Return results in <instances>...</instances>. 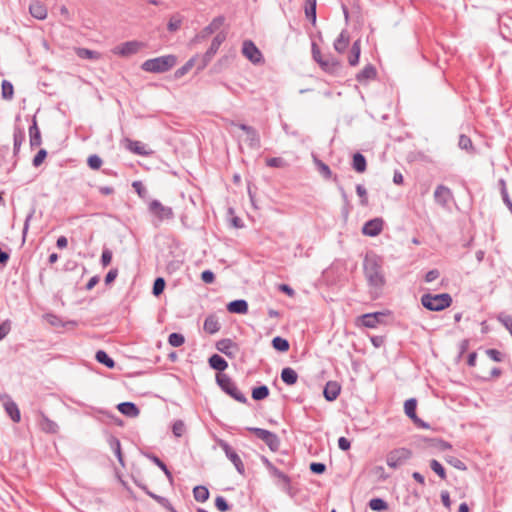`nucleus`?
<instances>
[{
    "instance_id": "nucleus-1",
    "label": "nucleus",
    "mask_w": 512,
    "mask_h": 512,
    "mask_svg": "<svg viewBox=\"0 0 512 512\" xmlns=\"http://www.w3.org/2000/svg\"><path fill=\"white\" fill-rule=\"evenodd\" d=\"M363 271L370 288L377 293L385 285V276L382 270V261L379 257L366 256L363 261Z\"/></svg>"
},
{
    "instance_id": "nucleus-2",
    "label": "nucleus",
    "mask_w": 512,
    "mask_h": 512,
    "mask_svg": "<svg viewBox=\"0 0 512 512\" xmlns=\"http://www.w3.org/2000/svg\"><path fill=\"white\" fill-rule=\"evenodd\" d=\"M177 64V57L173 54L147 59L141 64V69L149 73H165Z\"/></svg>"
},
{
    "instance_id": "nucleus-3",
    "label": "nucleus",
    "mask_w": 512,
    "mask_h": 512,
    "mask_svg": "<svg viewBox=\"0 0 512 512\" xmlns=\"http://www.w3.org/2000/svg\"><path fill=\"white\" fill-rule=\"evenodd\" d=\"M421 304L429 311L439 312L451 306L452 297L448 293H426L421 297Z\"/></svg>"
},
{
    "instance_id": "nucleus-4",
    "label": "nucleus",
    "mask_w": 512,
    "mask_h": 512,
    "mask_svg": "<svg viewBox=\"0 0 512 512\" xmlns=\"http://www.w3.org/2000/svg\"><path fill=\"white\" fill-rule=\"evenodd\" d=\"M216 383L221 390L229 395L231 398L242 404H248L246 396L238 389L236 383L232 378L225 373H218L216 375Z\"/></svg>"
},
{
    "instance_id": "nucleus-5",
    "label": "nucleus",
    "mask_w": 512,
    "mask_h": 512,
    "mask_svg": "<svg viewBox=\"0 0 512 512\" xmlns=\"http://www.w3.org/2000/svg\"><path fill=\"white\" fill-rule=\"evenodd\" d=\"M389 315H391L390 310L366 313L357 318L356 324L366 328H377L379 325L385 324V317Z\"/></svg>"
},
{
    "instance_id": "nucleus-6",
    "label": "nucleus",
    "mask_w": 512,
    "mask_h": 512,
    "mask_svg": "<svg viewBox=\"0 0 512 512\" xmlns=\"http://www.w3.org/2000/svg\"><path fill=\"white\" fill-rule=\"evenodd\" d=\"M412 457V451L405 447L395 448L386 456V463L392 469L403 466Z\"/></svg>"
},
{
    "instance_id": "nucleus-7",
    "label": "nucleus",
    "mask_w": 512,
    "mask_h": 512,
    "mask_svg": "<svg viewBox=\"0 0 512 512\" xmlns=\"http://www.w3.org/2000/svg\"><path fill=\"white\" fill-rule=\"evenodd\" d=\"M247 430L264 441L271 451L276 452L279 450L281 441L277 434L258 427H248Z\"/></svg>"
},
{
    "instance_id": "nucleus-8",
    "label": "nucleus",
    "mask_w": 512,
    "mask_h": 512,
    "mask_svg": "<svg viewBox=\"0 0 512 512\" xmlns=\"http://www.w3.org/2000/svg\"><path fill=\"white\" fill-rule=\"evenodd\" d=\"M226 40V33L225 32H219L212 40L210 47L207 49V51L202 56L201 63L198 65V70H203L209 62L212 60L214 55L217 53L219 47L221 44Z\"/></svg>"
},
{
    "instance_id": "nucleus-9",
    "label": "nucleus",
    "mask_w": 512,
    "mask_h": 512,
    "mask_svg": "<svg viewBox=\"0 0 512 512\" xmlns=\"http://www.w3.org/2000/svg\"><path fill=\"white\" fill-rule=\"evenodd\" d=\"M433 198L435 203L443 209H449L450 203L454 201L452 190L443 184L436 186Z\"/></svg>"
},
{
    "instance_id": "nucleus-10",
    "label": "nucleus",
    "mask_w": 512,
    "mask_h": 512,
    "mask_svg": "<svg viewBox=\"0 0 512 512\" xmlns=\"http://www.w3.org/2000/svg\"><path fill=\"white\" fill-rule=\"evenodd\" d=\"M218 445L224 451L226 457L233 463L237 472L241 475H244L245 466L237 452L225 440L220 439L218 441Z\"/></svg>"
},
{
    "instance_id": "nucleus-11",
    "label": "nucleus",
    "mask_w": 512,
    "mask_h": 512,
    "mask_svg": "<svg viewBox=\"0 0 512 512\" xmlns=\"http://www.w3.org/2000/svg\"><path fill=\"white\" fill-rule=\"evenodd\" d=\"M149 212L159 221L173 219L174 213L171 207L164 206L159 200L154 199L149 203Z\"/></svg>"
},
{
    "instance_id": "nucleus-12",
    "label": "nucleus",
    "mask_w": 512,
    "mask_h": 512,
    "mask_svg": "<svg viewBox=\"0 0 512 512\" xmlns=\"http://www.w3.org/2000/svg\"><path fill=\"white\" fill-rule=\"evenodd\" d=\"M242 54L253 64H261L264 62L261 51L251 40H245L243 42Z\"/></svg>"
},
{
    "instance_id": "nucleus-13",
    "label": "nucleus",
    "mask_w": 512,
    "mask_h": 512,
    "mask_svg": "<svg viewBox=\"0 0 512 512\" xmlns=\"http://www.w3.org/2000/svg\"><path fill=\"white\" fill-rule=\"evenodd\" d=\"M144 46L142 42L132 40L124 42L113 49V53L115 55H119L121 57H129L139 52V50Z\"/></svg>"
},
{
    "instance_id": "nucleus-14",
    "label": "nucleus",
    "mask_w": 512,
    "mask_h": 512,
    "mask_svg": "<svg viewBox=\"0 0 512 512\" xmlns=\"http://www.w3.org/2000/svg\"><path fill=\"white\" fill-rule=\"evenodd\" d=\"M235 125L246 133V142L250 148L259 149L261 147L260 135L254 127L244 123H238Z\"/></svg>"
},
{
    "instance_id": "nucleus-15",
    "label": "nucleus",
    "mask_w": 512,
    "mask_h": 512,
    "mask_svg": "<svg viewBox=\"0 0 512 512\" xmlns=\"http://www.w3.org/2000/svg\"><path fill=\"white\" fill-rule=\"evenodd\" d=\"M216 349L230 359H234L239 352V346L230 338H223L216 342Z\"/></svg>"
},
{
    "instance_id": "nucleus-16",
    "label": "nucleus",
    "mask_w": 512,
    "mask_h": 512,
    "mask_svg": "<svg viewBox=\"0 0 512 512\" xmlns=\"http://www.w3.org/2000/svg\"><path fill=\"white\" fill-rule=\"evenodd\" d=\"M384 221L382 218H373L365 222L362 233L366 236L375 237L383 230Z\"/></svg>"
},
{
    "instance_id": "nucleus-17",
    "label": "nucleus",
    "mask_w": 512,
    "mask_h": 512,
    "mask_svg": "<svg viewBox=\"0 0 512 512\" xmlns=\"http://www.w3.org/2000/svg\"><path fill=\"white\" fill-rule=\"evenodd\" d=\"M319 66L324 72L333 76L339 75L342 70L341 62L332 56L326 57Z\"/></svg>"
},
{
    "instance_id": "nucleus-18",
    "label": "nucleus",
    "mask_w": 512,
    "mask_h": 512,
    "mask_svg": "<svg viewBox=\"0 0 512 512\" xmlns=\"http://www.w3.org/2000/svg\"><path fill=\"white\" fill-rule=\"evenodd\" d=\"M135 484L141 489L143 490L149 497H151L152 499H154L158 504H160L162 507H164L165 509H167L168 511L170 512H176V510L174 509V507L172 506V504L170 503V501L163 497V496H160V495H157L155 493H153L152 491H150L147 487V485L143 484V483H140L138 481H134Z\"/></svg>"
},
{
    "instance_id": "nucleus-19",
    "label": "nucleus",
    "mask_w": 512,
    "mask_h": 512,
    "mask_svg": "<svg viewBox=\"0 0 512 512\" xmlns=\"http://www.w3.org/2000/svg\"><path fill=\"white\" fill-rule=\"evenodd\" d=\"M376 77H377L376 67L373 64L368 63L367 65H365L363 67V69L360 72H358L356 74L355 79L360 84H367L369 81L375 80Z\"/></svg>"
},
{
    "instance_id": "nucleus-20",
    "label": "nucleus",
    "mask_w": 512,
    "mask_h": 512,
    "mask_svg": "<svg viewBox=\"0 0 512 512\" xmlns=\"http://www.w3.org/2000/svg\"><path fill=\"white\" fill-rule=\"evenodd\" d=\"M269 473L272 477L278 480L276 484L280 486L283 491H285L288 494H291V478L287 474L280 471L277 467L272 469Z\"/></svg>"
},
{
    "instance_id": "nucleus-21",
    "label": "nucleus",
    "mask_w": 512,
    "mask_h": 512,
    "mask_svg": "<svg viewBox=\"0 0 512 512\" xmlns=\"http://www.w3.org/2000/svg\"><path fill=\"white\" fill-rule=\"evenodd\" d=\"M341 392V385L337 381H328L323 390L324 398L332 402L336 400Z\"/></svg>"
},
{
    "instance_id": "nucleus-22",
    "label": "nucleus",
    "mask_w": 512,
    "mask_h": 512,
    "mask_svg": "<svg viewBox=\"0 0 512 512\" xmlns=\"http://www.w3.org/2000/svg\"><path fill=\"white\" fill-rule=\"evenodd\" d=\"M5 398L4 408L6 413L10 416L13 422H20L21 414L18 405L9 396H5Z\"/></svg>"
},
{
    "instance_id": "nucleus-23",
    "label": "nucleus",
    "mask_w": 512,
    "mask_h": 512,
    "mask_svg": "<svg viewBox=\"0 0 512 512\" xmlns=\"http://www.w3.org/2000/svg\"><path fill=\"white\" fill-rule=\"evenodd\" d=\"M29 142L30 147L36 148L41 145L42 139H41V132L37 125L36 118L34 117L32 120V124L29 127Z\"/></svg>"
},
{
    "instance_id": "nucleus-24",
    "label": "nucleus",
    "mask_w": 512,
    "mask_h": 512,
    "mask_svg": "<svg viewBox=\"0 0 512 512\" xmlns=\"http://www.w3.org/2000/svg\"><path fill=\"white\" fill-rule=\"evenodd\" d=\"M117 409L120 413L130 418H135L140 414V409L133 402H121L117 405Z\"/></svg>"
},
{
    "instance_id": "nucleus-25",
    "label": "nucleus",
    "mask_w": 512,
    "mask_h": 512,
    "mask_svg": "<svg viewBox=\"0 0 512 512\" xmlns=\"http://www.w3.org/2000/svg\"><path fill=\"white\" fill-rule=\"evenodd\" d=\"M29 12L34 18L38 20H44L47 17L46 5L38 0L32 2L29 5Z\"/></svg>"
},
{
    "instance_id": "nucleus-26",
    "label": "nucleus",
    "mask_w": 512,
    "mask_h": 512,
    "mask_svg": "<svg viewBox=\"0 0 512 512\" xmlns=\"http://www.w3.org/2000/svg\"><path fill=\"white\" fill-rule=\"evenodd\" d=\"M248 309V302L244 299H236L227 304L228 312L234 314H246Z\"/></svg>"
},
{
    "instance_id": "nucleus-27",
    "label": "nucleus",
    "mask_w": 512,
    "mask_h": 512,
    "mask_svg": "<svg viewBox=\"0 0 512 512\" xmlns=\"http://www.w3.org/2000/svg\"><path fill=\"white\" fill-rule=\"evenodd\" d=\"M208 363L212 369L218 371L219 373H223V371L228 367L227 361L218 354L211 355L208 359Z\"/></svg>"
},
{
    "instance_id": "nucleus-28",
    "label": "nucleus",
    "mask_w": 512,
    "mask_h": 512,
    "mask_svg": "<svg viewBox=\"0 0 512 512\" xmlns=\"http://www.w3.org/2000/svg\"><path fill=\"white\" fill-rule=\"evenodd\" d=\"M220 328L221 325L218 321V318L215 315L211 314L205 318L203 325V329L205 332L209 334H215L220 330Z\"/></svg>"
},
{
    "instance_id": "nucleus-29",
    "label": "nucleus",
    "mask_w": 512,
    "mask_h": 512,
    "mask_svg": "<svg viewBox=\"0 0 512 512\" xmlns=\"http://www.w3.org/2000/svg\"><path fill=\"white\" fill-rule=\"evenodd\" d=\"M225 22V17L223 15H219L217 17H215L210 23L209 25H207L203 31H202V37H206L207 35H210L214 32H216L217 30H219L221 28V26L224 24Z\"/></svg>"
},
{
    "instance_id": "nucleus-30",
    "label": "nucleus",
    "mask_w": 512,
    "mask_h": 512,
    "mask_svg": "<svg viewBox=\"0 0 512 512\" xmlns=\"http://www.w3.org/2000/svg\"><path fill=\"white\" fill-rule=\"evenodd\" d=\"M25 141V131L20 127H15L13 133V154L16 156L21 148L22 143Z\"/></svg>"
},
{
    "instance_id": "nucleus-31",
    "label": "nucleus",
    "mask_w": 512,
    "mask_h": 512,
    "mask_svg": "<svg viewBox=\"0 0 512 512\" xmlns=\"http://www.w3.org/2000/svg\"><path fill=\"white\" fill-rule=\"evenodd\" d=\"M281 380L288 386L296 384L298 380L297 372L291 367H285L281 371Z\"/></svg>"
},
{
    "instance_id": "nucleus-32",
    "label": "nucleus",
    "mask_w": 512,
    "mask_h": 512,
    "mask_svg": "<svg viewBox=\"0 0 512 512\" xmlns=\"http://www.w3.org/2000/svg\"><path fill=\"white\" fill-rule=\"evenodd\" d=\"M352 168L358 173H364L366 171L367 161H366L365 156L362 153L356 152L353 155Z\"/></svg>"
},
{
    "instance_id": "nucleus-33",
    "label": "nucleus",
    "mask_w": 512,
    "mask_h": 512,
    "mask_svg": "<svg viewBox=\"0 0 512 512\" xmlns=\"http://www.w3.org/2000/svg\"><path fill=\"white\" fill-rule=\"evenodd\" d=\"M40 427H41L42 431H44L46 433H50V434L57 433L58 429H59L57 423L54 422L53 420L49 419L44 414L41 415Z\"/></svg>"
},
{
    "instance_id": "nucleus-34",
    "label": "nucleus",
    "mask_w": 512,
    "mask_h": 512,
    "mask_svg": "<svg viewBox=\"0 0 512 512\" xmlns=\"http://www.w3.org/2000/svg\"><path fill=\"white\" fill-rule=\"evenodd\" d=\"M416 408H417V400L415 398H410L405 401V403H404L405 414L412 421H419V417L416 414Z\"/></svg>"
},
{
    "instance_id": "nucleus-35",
    "label": "nucleus",
    "mask_w": 512,
    "mask_h": 512,
    "mask_svg": "<svg viewBox=\"0 0 512 512\" xmlns=\"http://www.w3.org/2000/svg\"><path fill=\"white\" fill-rule=\"evenodd\" d=\"M361 53L360 40H356L351 47L348 62L351 66H356L359 63Z\"/></svg>"
},
{
    "instance_id": "nucleus-36",
    "label": "nucleus",
    "mask_w": 512,
    "mask_h": 512,
    "mask_svg": "<svg viewBox=\"0 0 512 512\" xmlns=\"http://www.w3.org/2000/svg\"><path fill=\"white\" fill-rule=\"evenodd\" d=\"M125 141L127 143L126 148L129 151L133 152L136 155H141V156L147 155V151L145 150L144 146L142 145V143L140 141H134V140H131L128 138H126Z\"/></svg>"
},
{
    "instance_id": "nucleus-37",
    "label": "nucleus",
    "mask_w": 512,
    "mask_h": 512,
    "mask_svg": "<svg viewBox=\"0 0 512 512\" xmlns=\"http://www.w3.org/2000/svg\"><path fill=\"white\" fill-rule=\"evenodd\" d=\"M316 5L317 0H305L304 10L305 15L312 24L316 22Z\"/></svg>"
},
{
    "instance_id": "nucleus-38",
    "label": "nucleus",
    "mask_w": 512,
    "mask_h": 512,
    "mask_svg": "<svg viewBox=\"0 0 512 512\" xmlns=\"http://www.w3.org/2000/svg\"><path fill=\"white\" fill-rule=\"evenodd\" d=\"M95 359L97 362L103 364L109 369H113L115 367V361L104 350H98L96 352Z\"/></svg>"
},
{
    "instance_id": "nucleus-39",
    "label": "nucleus",
    "mask_w": 512,
    "mask_h": 512,
    "mask_svg": "<svg viewBox=\"0 0 512 512\" xmlns=\"http://www.w3.org/2000/svg\"><path fill=\"white\" fill-rule=\"evenodd\" d=\"M209 495V490L206 486L198 485L193 489V496L197 502H206L209 499Z\"/></svg>"
},
{
    "instance_id": "nucleus-40",
    "label": "nucleus",
    "mask_w": 512,
    "mask_h": 512,
    "mask_svg": "<svg viewBox=\"0 0 512 512\" xmlns=\"http://www.w3.org/2000/svg\"><path fill=\"white\" fill-rule=\"evenodd\" d=\"M349 44V37L346 35V31H342L337 39L334 41V49L338 53H343Z\"/></svg>"
},
{
    "instance_id": "nucleus-41",
    "label": "nucleus",
    "mask_w": 512,
    "mask_h": 512,
    "mask_svg": "<svg viewBox=\"0 0 512 512\" xmlns=\"http://www.w3.org/2000/svg\"><path fill=\"white\" fill-rule=\"evenodd\" d=\"M458 146L460 149L465 150L468 153H471V154L475 153V148H474L471 138L465 134H461L459 136Z\"/></svg>"
},
{
    "instance_id": "nucleus-42",
    "label": "nucleus",
    "mask_w": 512,
    "mask_h": 512,
    "mask_svg": "<svg viewBox=\"0 0 512 512\" xmlns=\"http://www.w3.org/2000/svg\"><path fill=\"white\" fill-rule=\"evenodd\" d=\"M108 443H109L111 449L113 450V452L115 453L119 463L121 465H124L123 455L121 452V444H120L119 439L117 437L111 436L108 440Z\"/></svg>"
},
{
    "instance_id": "nucleus-43",
    "label": "nucleus",
    "mask_w": 512,
    "mask_h": 512,
    "mask_svg": "<svg viewBox=\"0 0 512 512\" xmlns=\"http://www.w3.org/2000/svg\"><path fill=\"white\" fill-rule=\"evenodd\" d=\"M76 55L81 59L97 60L100 58V53L87 48H76Z\"/></svg>"
},
{
    "instance_id": "nucleus-44",
    "label": "nucleus",
    "mask_w": 512,
    "mask_h": 512,
    "mask_svg": "<svg viewBox=\"0 0 512 512\" xmlns=\"http://www.w3.org/2000/svg\"><path fill=\"white\" fill-rule=\"evenodd\" d=\"M269 388L266 385H260L252 389V398L256 401H261L269 396Z\"/></svg>"
},
{
    "instance_id": "nucleus-45",
    "label": "nucleus",
    "mask_w": 512,
    "mask_h": 512,
    "mask_svg": "<svg viewBox=\"0 0 512 512\" xmlns=\"http://www.w3.org/2000/svg\"><path fill=\"white\" fill-rule=\"evenodd\" d=\"M1 96L4 100H12L14 97L13 84L8 80H3L1 83Z\"/></svg>"
},
{
    "instance_id": "nucleus-46",
    "label": "nucleus",
    "mask_w": 512,
    "mask_h": 512,
    "mask_svg": "<svg viewBox=\"0 0 512 512\" xmlns=\"http://www.w3.org/2000/svg\"><path fill=\"white\" fill-rule=\"evenodd\" d=\"M272 347L279 352H287L290 348V344L287 339L280 336H276L272 339Z\"/></svg>"
},
{
    "instance_id": "nucleus-47",
    "label": "nucleus",
    "mask_w": 512,
    "mask_h": 512,
    "mask_svg": "<svg viewBox=\"0 0 512 512\" xmlns=\"http://www.w3.org/2000/svg\"><path fill=\"white\" fill-rule=\"evenodd\" d=\"M317 166H318V170L319 172L321 173V175L326 178V179H330L332 178V171L330 169V167L325 164L324 162L322 161H317ZM333 181L338 184L339 182V179H338V176L337 175H334L333 176Z\"/></svg>"
},
{
    "instance_id": "nucleus-48",
    "label": "nucleus",
    "mask_w": 512,
    "mask_h": 512,
    "mask_svg": "<svg viewBox=\"0 0 512 512\" xmlns=\"http://www.w3.org/2000/svg\"><path fill=\"white\" fill-rule=\"evenodd\" d=\"M368 506L373 511H385L388 509V503L382 498H373L369 501Z\"/></svg>"
},
{
    "instance_id": "nucleus-49",
    "label": "nucleus",
    "mask_w": 512,
    "mask_h": 512,
    "mask_svg": "<svg viewBox=\"0 0 512 512\" xmlns=\"http://www.w3.org/2000/svg\"><path fill=\"white\" fill-rule=\"evenodd\" d=\"M194 63H195V58L193 57V58L189 59L183 66L178 68L174 73L175 79H180L184 75H186L192 69V67L194 66Z\"/></svg>"
},
{
    "instance_id": "nucleus-50",
    "label": "nucleus",
    "mask_w": 512,
    "mask_h": 512,
    "mask_svg": "<svg viewBox=\"0 0 512 512\" xmlns=\"http://www.w3.org/2000/svg\"><path fill=\"white\" fill-rule=\"evenodd\" d=\"M430 468L435 472L442 480H446V470L443 465L436 459L430 461Z\"/></svg>"
},
{
    "instance_id": "nucleus-51",
    "label": "nucleus",
    "mask_w": 512,
    "mask_h": 512,
    "mask_svg": "<svg viewBox=\"0 0 512 512\" xmlns=\"http://www.w3.org/2000/svg\"><path fill=\"white\" fill-rule=\"evenodd\" d=\"M185 337L181 333L173 332L168 336V343L172 347H180L184 344Z\"/></svg>"
},
{
    "instance_id": "nucleus-52",
    "label": "nucleus",
    "mask_w": 512,
    "mask_h": 512,
    "mask_svg": "<svg viewBox=\"0 0 512 512\" xmlns=\"http://www.w3.org/2000/svg\"><path fill=\"white\" fill-rule=\"evenodd\" d=\"M266 165L272 168H285L288 163L282 157H272L266 159Z\"/></svg>"
},
{
    "instance_id": "nucleus-53",
    "label": "nucleus",
    "mask_w": 512,
    "mask_h": 512,
    "mask_svg": "<svg viewBox=\"0 0 512 512\" xmlns=\"http://www.w3.org/2000/svg\"><path fill=\"white\" fill-rule=\"evenodd\" d=\"M165 286H166V282H165L164 278L157 277L153 283V288H152L153 295L160 296L163 293Z\"/></svg>"
},
{
    "instance_id": "nucleus-54",
    "label": "nucleus",
    "mask_w": 512,
    "mask_h": 512,
    "mask_svg": "<svg viewBox=\"0 0 512 512\" xmlns=\"http://www.w3.org/2000/svg\"><path fill=\"white\" fill-rule=\"evenodd\" d=\"M485 353L491 360L495 362H503L505 359V354L494 348L486 349Z\"/></svg>"
},
{
    "instance_id": "nucleus-55",
    "label": "nucleus",
    "mask_w": 512,
    "mask_h": 512,
    "mask_svg": "<svg viewBox=\"0 0 512 512\" xmlns=\"http://www.w3.org/2000/svg\"><path fill=\"white\" fill-rule=\"evenodd\" d=\"M497 320L510 332V334L512 333V316L511 315H508L505 313H500L497 316Z\"/></svg>"
},
{
    "instance_id": "nucleus-56",
    "label": "nucleus",
    "mask_w": 512,
    "mask_h": 512,
    "mask_svg": "<svg viewBox=\"0 0 512 512\" xmlns=\"http://www.w3.org/2000/svg\"><path fill=\"white\" fill-rule=\"evenodd\" d=\"M181 24H182V19L180 16L178 15H174L172 16L170 19H169V22L167 24V29L170 31V32H175L177 31L180 27H181Z\"/></svg>"
},
{
    "instance_id": "nucleus-57",
    "label": "nucleus",
    "mask_w": 512,
    "mask_h": 512,
    "mask_svg": "<svg viewBox=\"0 0 512 512\" xmlns=\"http://www.w3.org/2000/svg\"><path fill=\"white\" fill-rule=\"evenodd\" d=\"M102 163V159L96 154L90 155L87 159V164L92 170L100 169Z\"/></svg>"
},
{
    "instance_id": "nucleus-58",
    "label": "nucleus",
    "mask_w": 512,
    "mask_h": 512,
    "mask_svg": "<svg viewBox=\"0 0 512 512\" xmlns=\"http://www.w3.org/2000/svg\"><path fill=\"white\" fill-rule=\"evenodd\" d=\"M356 193L360 197L361 205L362 206L368 205L367 190H366V188L363 185H361V184H357L356 185Z\"/></svg>"
},
{
    "instance_id": "nucleus-59",
    "label": "nucleus",
    "mask_w": 512,
    "mask_h": 512,
    "mask_svg": "<svg viewBox=\"0 0 512 512\" xmlns=\"http://www.w3.org/2000/svg\"><path fill=\"white\" fill-rule=\"evenodd\" d=\"M215 507L221 512H227L231 509L226 499L223 496H217L215 499Z\"/></svg>"
},
{
    "instance_id": "nucleus-60",
    "label": "nucleus",
    "mask_w": 512,
    "mask_h": 512,
    "mask_svg": "<svg viewBox=\"0 0 512 512\" xmlns=\"http://www.w3.org/2000/svg\"><path fill=\"white\" fill-rule=\"evenodd\" d=\"M172 432L174 436L181 437L185 432V424L182 420L174 421L172 425Z\"/></svg>"
},
{
    "instance_id": "nucleus-61",
    "label": "nucleus",
    "mask_w": 512,
    "mask_h": 512,
    "mask_svg": "<svg viewBox=\"0 0 512 512\" xmlns=\"http://www.w3.org/2000/svg\"><path fill=\"white\" fill-rule=\"evenodd\" d=\"M33 216H34V210L32 209L27 214V216L25 218V221H24V226H23V230H22V243L23 244L26 241V236H27V233H28V230H29L30 221L32 220Z\"/></svg>"
},
{
    "instance_id": "nucleus-62",
    "label": "nucleus",
    "mask_w": 512,
    "mask_h": 512,
    "mask_svg": "<svg viewBox=\"0 0 512 512\" xmlns=\"http://www.w3.org/2000/svg\"><path fill=\"white\" fill-rule=\"evenodd\" d=\"M46 157H47V151L45 149H40L32 160L33 166L39 167L43 163V161L45 160Z\"/></svg>"
},
{
    "instance_id": "nucleus-63",
    "label": "nucleus",
    "mask_w": 512,
    "mask_h": 512,
    "mask_svg": "<svg viewBox=\"0 0 512 512\" xmlns=\"http://www.w3.org/2000/svg\"><path fill=\"white\" fill-rule=\"evenodd\" d=\"M310 471L314 474L320 475L326 471V465L321 462H312L309 466Z\"/></svg>"
},
{
    "instance_id": "nucleus-64",
    "label": "nucleus",
    "mask_w": 512,
    "mask_h": 512,
    "mask_svg": "<svg viewBox=\"0 0 512 512\" xmlns=\"http://www.w3.org/2000/svg\"><path fill=\"white\" fill-rule=\"evenodd\" d=\"M201 280L206 284H212L215 281V274L211 270H204L201 273Z\"/></svg>"
}]
</instances>
